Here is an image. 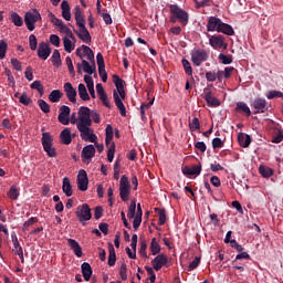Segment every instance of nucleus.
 I'll return each mask as SVG.
<instances>
[{
    "mask_svg": "<svg viewBox=\"0 0 283 283\" xmlns=\"http://www.w3.org/2000/svg\"><path fill=\"white\" fill-rule=\"evenodd\" d=\"M11 239L13 242V253L20 258L22 264H25V259L23 258V248L21 247V243H19V238H17V234H12Z\"/></svg>",
    "mask_w": 283,
    "mask_h": 283,
    "instance_id": "nucleus-17",
    "label": "nucleus"
},
{
    "mask_svg": "<svg viewBox=\"0 0 283 283\" xmlns=\"http://www.w3.org/2000/svg\"><path fill=\"white\" fill-rule=\"evenodd\" d=\"M167 262H169V259L167 258L166 254H158L153 261V269L155 271H160L163 266H167Z\"/></svg>",
    "mask_w": 283,
    "mask_h": 283,
    "instance_id": "nucleus-18",
    "label": "nucleus"
},
{
    "mask_svg": "<svg viewBox=\"0 0 283 283\" xmlns=\"http://www.w3.org/2000/svg\"><path fill=\"white\" fill-rule=\"evenodd\" d=\"M181 63L184 65L186 74H188V76H193V69L191 67V63L187 59H182Z\"/></svg>",
    "mask_w": 283,
    "mask_h": 283,
    "instance_id": "nucleus-44",
    "label": "nucleus"
},
{
    "mask_svg": "<svg viewBox=\"0 0 283 283\" xmlns=\"http://www.w3.org/2000/svg\"><path fill=\"white\" fill-rule=\"evenodd\" d=\"M75 21L76 25L78 28L85 25V15L83 14V11L81 10V7L76 6L75 7Z\"/></svg>",
    "mask_w": 283,
    "mask_h": 283,
    "instance_id": "nucleus-31",
    "label": "nucleus"
},
{
    "mask_svg": "<svg viewBox=\"0 0 283 283\" xmlns=\"http://www.w3.org/2000/svg\"><path fill=\"white\" fill-rule=\"evenodd\" d=\"M61 98H63V92H61L60 90H53L49 95V101L51 103H59Z\"/></svg>",
    "mask_w": 283,
    "mask_h": 283,
    "instance_id": "nucleus-37",
    "label": "nucleus"
},
{
    "mask_svg": "<svg viewBox=\"0 0 283 283\" xmlns=\"http://www.w3.org/2000/svg\"><path fill=\"white\" fill-rule=\"evenodd\" d=\"M202 171V164L189 167L186 166L182 168L184 176H200Z\"/></svg>",
    "mask_w": 283,
    "mask_h": 283,
    "instance_id": "nucleus-21",
    "label": "nucleus"
},
{
    "mask_svg": "<svg viewBox=\"0 0 283 283\" xmlns=\"http://www.w3.org/2000/svg\"><path fill=\"white\" fill-rule=\"evenodd\" d=\"M224 147V142L220 137H216L212 139V148L222 149Z\"/></svg>",
    "mask_w": 283,
    "mask_h": 283,
    "instance_id": "nucleus-57",
    "label": "nucleus"
},
{
    "mask_svg": "<svg viewBox=\"0 0 283 283\" xmlns=\"http://www.w3.org/2000/svg\"><path fill=\"white\" fill-rule=\"evenodd\" d=\"M139 255H142V258H148L147 256V242L144 239H140Z\"/></svg>",
    "mask_w": 283,
    "mask_h": 283,
    "instance_id": "nucleus-56",
    "label": "nucleus"
},
{
    "mask_svg": "<svg viewBox=\"0 0 283 283\" xmlns=\"http://www.w3.org/2000/svg\"><path fill=\"white\" fill-rule=\"evenodd\" d=\"M161 248H160V243H158V240L156 238L151 239L150 242V252L153 255H158V253H160Z\"/></svg>",
    "mask_w": 283,
    "mask_h": 283,
    "instance_id": "nucleus-40",
    "label": "nucleus"
},
{
    "mask_svg": "<svg viewBox=\"0 0 283 283\" xmlns=\"http://www.w3.org/2000/svg\"><path fill=\"white\" fill-rule=\"evenodd\" d=\"M62 17L65 21L72 20V13L70 12V2L63 0L61 3Z\"/></svg>",
    "mask_w": 283,
    "mask_h": 283,
    "instance_id": "nucleus-29",
    "label": "nucleus"
},
{
    "mask_svg": "<svg viewBox=\"0 0 283 283\" xmlns=\"http://www.w3.org/2000/svg\"><path fill=\"white\" fill-rule=\"evenodd\" d=\"M64 92L71 103H76V88L72 86V83L67 82L64 84Z\"/></svg>",
    "mask_w": 283,
    "mask_h": 283,
    "instance_id": "nucleus-22",
    "label": "nucleus"
},
{
    "mask_svg": "<svg viewBox=\"0 0 283 283\" xmlns=\"http://www.w3.org/2000/svg\"><path fill=\"white\" fill-rule=\"evenodd\" d=\"M41 13L39 12V10L33 9L32 11H28L24 14V23L27 25V29L29 30V32H34L35 28H36V23L38 21H41Z\"/></svg>",
    "mask_w": 283,
    "mask_h": 283,
    "instance_id": "nucleus-4",
    "label": "nucleus"
},
{
    "mask_svg": "<svg viewBox=\"0 0 283 283\" xmlns=\"http://www.w3.org/2000/svg\"><path fill=\"white\" fill-rule=\"evenodd\" d=\"M49 19L51 21V23H53V25H55V28H61V25H63V20L56 18V15H54V13L50 12L49 13Z\"/></svg>",
    "mask_w": 283,
    "mask_h": 283,
    "instance_id": "nucleus-48",
    "label": "nucleus"
},
{
    "mask_svg": "<svg viewBox=\"0 0 283 283\" xmlns=\"http://www.w3.org/2000/svg\"><path fill=\"white\" fill-rule=\"evenodd\" d=\"M219 61H221L223 65H231V63H233V57L231 55H224L223 53H220Z\"/></svg>",
    "mask_w": 283,
    "mask_h": 283,
    "instance_id": "nucleus-50",
    "label": "nucleus"
},
{
    "mask_svg": "<svg viewBox=\"0 0 283 283\" xmlns=\"http://www.w3.org/2000/svg\"><path fill=\"white\" fill-rule=\"evenodd\" d=\"M67 245L72 249L73 253H75L76 258H83V248L77 243L74 239H67Z\"/></svg>",
    "mask_w": 283,
    "mask_h": 283,
    "instance_id": "nucleus-24",
    "label": "nucleus"
},
{
    "mask_svg": "<svg viewBox=\"0 0 283 283\" xmlns=\"http://www.w3.org/2000/svg\"><path fill=\"white\" fill-rule=\"evenodd\" d=\"M222 20L217 17H210L207 23V31L208 32H218L220 30V25Z\"/></svg>",
    "mask_w": 283,
    "mask_h": 283,
    "instance_id": "nucleus-20",
    "label": "nucleus"
},
{
    "mask_svg": "<svg viewBox=\"0 0 283 283\" xmlns=\"http://www.w3.org/2000/svg\"><path fill=\"white\" fill-rule=\"evenodd\" d=\"M108 266H114L116 264V250L114 249V244L108 243Z\"/></svg>",
    "mask_w": 283,
    "mask_h": 283,
    "instance_id": "nucleus-33",
    "label": "nucleus"
},
{
    "mask_svg": "<svg viewBox=\"0 0 283 283\" xmlns=\"http://www.w3.org/2000/svg\"><path fill=\"white\" fill-rule=\"evenodd\" d=\"M90 185V179L87 178V171L84 169L78 171L77 175V188L80 191H87V186Z\"/></svg>",
    "mask_w": 283,
    "mask_h": 283,
    "instance_id": "nucleus-12",
    "label": "nucleus"
},
{
    "mask_svg": "<svg viewBox=\"0 0 283 283\" xmlns=\"http://www.w3.org/2000/svg\"><path fill=\"white\" fill-rule=\"evenodd\" d=\"M142 222H143V216L142 214H136L134 217V221H133V229L135 231H138V229L140 228Z\"/></svg>",
    "mask_w": 283,
    "mask_h": 283,
    "instance_id": "nucleus-53",
    "label": "nucleus"
},
{
    "mask_svg": "<svg viewBox=\"0 0 283 283\" xmlns=\"http://www.w3.org/2000/svg\"><path fill=\"white\" fill-rule=\"evenodd\" d=\"M235 112H239L240 114H245V116H251V108H249V105L244 102H238Z\"/></svg>",
    "mask_w": 283,
    "mask_h": 283,
    "instance_id": "nucleus-34",
    "label": "nucleus"
},
{
    "mask_svg": "<svg viewBox=\"0 0 283 283\" xmlns=\"http://www.w3.org/2000/svg\"><path fill=\"white\" fill-rule=\"evenodd\" d=\"M63 43H64L65 52H67L69 54H72V51L74 50V44H72V40H70V38L67 36H64Z\"/></svg>",
    "mask_w": 283,
    "mask_h": 283,
    "instance_id": "nucleus-46",
    "label": "nucleus"
},
{
    "mask_svg": "<svg viewBox=\"0 0 283 283\" xmlns=\"http://www.w3.org/2000/svg\"><path fill=\"white\" fill-rule=\"evenodd\" d=\"M10 20L17 28H21L23 25V18L14 11L10 13Z\"/></svg>",
    "mask_w": 283,
    "mask_h": 283,
    "instance_id": "nucleus-36",
    "label": "nucleus"
},
{
    "mask_svg": "<svg viewBox=\"0 0 283 283\" xmlns=\"http://www.w3.org/2000/svg\"><path fill=\"white\" fill-rule=\"evenodd\" d=\"M114 85L117 91H113V98L117 109H119L120 116H127V108H125V81L118 75H113Z\"/></svg>",
    "mask_w": 283,
    "mask_h": 283,
    "instance_id": "nucleus-1",
    "label": "nucleus"
},
{
    "mask_svg": "<svg viewBox=\"0 0 283 283\" xmlns=\"http://www.w3.org/2000/svg\"><path fill=\"white\" fill-rule=\"evenodd\" d=\"M283 140V130L279 129L276 135L272 138V143H274L275 145L282 143Z\"/></svg>",
    "mask_w": 283,
    "mask_h": 283,
    "instance_id": "nucleus-60",
    "label": "nucleus"
},
{
    "mask_svg": "<svg viewBox=\"0 0 283 283\" xmlns=\"http://www.w3.org/2000/svg\"><path fill=\"white\" fill-rule=\"evenodd\" d=\"M42 146L49 158H56V148L52 147V135L50 133L42 134Z\"/></svg>",
    "mask_w": 283,
    "mask_h": 283,
    "instance_id": "nucleus-7",
    "label": "nucleus"
},
{
    "mask_svg": "<svg viewBox=\"0 0 283 283\" xmlns=\"http://www.w3.org/2000/svg\"><path fill=\"white\" fill-rule=\"evenodd\" d=\"M91 120L98 125V123H101V114H98L96 111H91Z\"/></svg>",
    "mask_w": 283,
    "mask_h": 283,
    "instance_id": "nucleus-63",
    "label": "nucleus"
},
{
    "mask_svg": "<svg viewBox=\"0 0 283 283\" xmlns=\"http://www.w3.org/2000/svg\"><path fill=\"white\" fill-rule=\"evenodd\" d=\"M98 74L103 83H107V71H105V66L98 67Z\"/></svg>",
    "mask_w": 283,
    "mask_h": 283,
    "instance_id": "nucleus-64",
    "label": "nucleus"
},
{
    "mask_svg": "<svg viewBox=\"0 0 283 283\" xmlns=\"http://www.w3.org/2000/svg\"><path fill=\"white\" fill-rule=\"evenodd\" d=\"M266 105H269V103H266V99L258 97L252 102L251 107L255 109L254 114H264V112H266Z\"/></svg>",
    "mask_w": 283,
    "mask_h": 283,
    "instance_id": "nucleus-15",
    "label": "nucleus"
},
{
    "mask_svg": "<svg viewBox=\"0 0 283 283\" xmlns=\"http://www.w3.org/2000/svg\"><path fill=\"white\" fill-rule=\"evenodd\" d=\"M31 90H36V92H39V94H41V96H43V84H41V81H34L31 85H30Z\"/></svg>",
    "mask_w": 283,
    "mask_h": 283,
    "instance_id": "nucleus-51",
    "label": "nucleus"
},
{
    "mask_svg": "<svg viewBox=\"0 0 283 283\" xmlns=\"http://www.w3.org/2000/svg\"><path fill=\"white\" fill-rule=\"evenodd\" d=\"M96 156V148L94 145H87L82 149V158L85 160H92Z\"/></svg>",
    "mask_w": 283,
    "mask_h": 283,
    "instance_id": "nucleus-25",
    "label": "nucleus"
},
{
    "mask_svg": "<svg viewBox=\"0 0 283 283\" xmlns=\"http://www.w3.org/2000/svg\"><path fill=\"white\" fill-rule=\"evenodd\" d=\"M170 23H176L179 21L181 25H187L189 23V13L180 8L178 4H170Z\"/></svg>",
    "mask_w": 283,
    "mask_h": 283,
    "instance_id": "nucleus-2",
    "label": "nucleus"
},
{
    "mask_svg": "<svg viewBox=\"0 0 283 283\" xmlns=\"http://www.w3.org/2000/svg\"><path fill=\"white\" fill-rule=\"evenodd\" d=\"M29 45H30V50H32V51L36 50V45H38L36 35L31 34L29 36Z\"/></svg>",
    "mask_w": 283,
    "mask_h": 283,
    "instance_id": "nucleus-61",
    "label": "nucleus"
},
{
    "mask_svg": "<svg viewBox=\"0 0 283 283\" xmlns=\"http://www.w3.org/2000/svg\"><path fill=\"white\" fill-rule=\"evenodd\" d=\"M60 138L63 145H70L72 143V129L64 128L60 134Z\"/></svg>",
    "mask_w": 283,
    "mask_h": 283,
    "instance_id": "nucleus-27",
    "label": "nucleus"
},
{
    "mask_svg": "<svg viewBox=\"0 0 283 283\" xmlns=\"http://www.w3.org/2000/svg\"><path fill=\"white\" fill-rule=\"evenodd\" d=\"M52 54V49L48 42H41L38 46V56L42 59V61H48L50 55Z\"/></svg>",
    "mask_w": 283,
    "mask_h": 283,
    "instance_id": "nucleus-13",
    "label": "nucleus"
},
{
    "mask_svg": "<svg viewBox=\"0 0 283 283\" xmlns=\"http://www.w3.org/2000/svg\"><path fill=\"white\" fill-rule=\"evenodd\" d=\"M119 275L123 282H126L127 280V264L122 263L120 269H119Z\"/></svg>",
    "mask_w": 283,
    "mask_h": 283,
    "instance_id": "nucleus-58",
    "label": "nucleus"
},
{
    "mask_svg": "<svg viewBox=\"0 0 283 283\" xmlns=\"http://www.w3.org/2000/svg\"><path fill=\"white\" fill-rule=\"evenodd\" d=\"M190 132H198L200 129V119L198 117L192 118V122L189 123Z\"/></svg>",
    "mask_w": 283,
    "mask_h": 283,
    "instance_id": "nucleus-55",
    "label": "nucleus"
},
{
    "mask_svg": "<svg viewBox=\"0 0 283 283\" xmlns=\"http://www.w3.org/2000/svg\"><path fill=\"white\" fill-rule=\"evenodd\" d=\"M191 61L196 67H200L202 63L209 61V52L205 49H193L190 52Z\"/></svg>",
    "mask_w": 283,
    "mask_h": 283,
    "instance_id": "nucleus-5",
    "label": "nucleus"
},
{
    "mask_svg": "<svg viewBox=\"0 0 283 283\" xmlns=\"http://www.w3.org/2000/svg\"><path fill=\"white\" fill-rule=\"evenodd\" d=\"M50 43L52 45H54L55 48H59V45H61V38H59V35H56V34H51L50 35Z\"/></svg>",
    "mask_w": 283,
    "mask_h": 283,
    "instance_id": "nucleus-59",
    "label": "nucleus"
},
{
    "mask_svg": "<svg viewBox=\"0 0 283 283\" xmlns=\"http://www.w3.org/2000/svg\"><path fill=\"white\" fill-rule=\"evenodd\" d=\"M155 212L158 213V216H159V220H158L159 227H163V224H165L167 222V214H166L165 209L155 208Z\"/></svg>",
    "mask_w": 283,
    "mask_h": 283,
    "instance_id": "nucleus-39",
    "label": "nucleus"
},
{
    "mask_svg": "<svg viewBox=\"0 0 283 283\" xmlns=\"http://www.w3.org/2000/svg\"><path fill=\"white\" fill-rule=\"evenodd\" d=\"M62 191L67 198H72V196L74 195V190H72V184L70 182V178L67 177L63 179Z\"/></svg>",
    "mask_w": 283,
    "mask_h": 283,
    "instance_id": "nucleus-28",
    "label": "nucleus"
},
{
    "mask_svg": "<svg viewBox=\"0 0 283 283\" xmlns=\"http://www.w3.org/2000/svg\"><path fill=\"white\" fill-rule=\"evenodd\" d=\"M83 72L92 76L96 72V62L90 64L87 60H82V63H77V73L83 74Z\"/></svg>",
    "mask_w": 283,
    "mask_h": 283,
    "instance_id": "nucleus-11",
    "label": "nucleus"
},
{
    "mask_svg": "<svg viewBox=\"0 0 283 283\" xmlns=\"http://www.w3.org/2000/svg\"><path fill=\"white\" fill-rule=\"evenodd\" d=\"M114 154H116V144L112 143L109 145L108 151H107V160L108 163H114Z\"/></svg>",
    "mask_w": 283,
    "mask_h": 283,
    "instance_id": "nucleus-47",
    "label": "nucleus"
},
{
    "mask_svg": "<svg viewBox=\"0 0 283 283\" xmlns=\"http://www.w3.org/2000/svg\"><path fill=\"white\" fill-rule=\"evenodd\" d=\"M209 45L213 48V50H227L229 48V44L227 43V39L224 35L218 34V35H209Z\"/></svg>",
    "mask_w": 283,
    "mask_h": 283,
    "instance_id": "nucleus-9",
    "label": "nucleus"
},
{
    "mask_svg": "<svg viewBox=\"0 0 283 283\" xmlns=\"http://www.w3.org/2000/svg\"><path fill=\"white\" fill-rule=\"evenodd\" d=\"M127 218L129 220L136 218V199L132 200L130 205L128 206Z\"/></svg>",
    "mask_w": 283,
    "mask_h": 283,
    "instance_id": "nucleus-43",
    "label": "nucleus"
},
{
    "mask_svg": "<svg viewBox=\"0 0 283 283\" xmlns=\"http://www.w3.org/2000/svg\"><path fill=\"white\" fill-rule=\"evenodd\" d=\"M259 174H261L263 178H271V176H273V169L269 168L268 166H260Z\"/></svg>",
    "mask_w": 283,
    "mask_h": 283,
    "instance_id": "nucleus-42",
    "label": "nucleus"
},
{
    "mask_svg": "<svg viewBox=\"0 0 283 283\" xmlns=\"http://www.w3.org/2000/svg\"><path fill=\"white\" fill-rule=\"evenodd\" d=\"M132 193V185L129 184V178L123 175L119 180V198L123 202L129 200V195Z\"/></svg>",
    "mask_w": 283,
    "mask_h": 283,
    "instance_id": "nucleus-6",
    "label": "nucleus"
},
{
    "mask_svg": "<svg viewBox=\"0 0 283 283\" xmlns=\"http://www.w3.org/2000/svg\"><path fill=\"white\" fill-rule=\"evenodd\" d=\"M72 112V109L70 108V106H61L60 107V114L57 116V120L59 123H61V125H70V113Z\"/></svg>",
    "mask_w": 283,
    "mask_h": 283,
    "instance_id": "nucleus-14",
    "label": "nucleus"
},
{
    "mask_svg": "<svg viewBox=\"0 0 283 283\" xmlns=\"http://www.w3.org/2000/svg\"><path fill=\"white\" fill-rule=\"evenodd\" d=\"M75 216L82 224L92 220V209L90 208V205L83 203L82 206H78Z\"/></svg>",
    "mask_w": 283,
    "mask_h": 283,
    "instance_id": "nucleus-8",
    "label": "nucleus"
},
{
    "mask_svg": "<svg viewBox=\"0 0 283 283\" xmlns=\"http://www.w3.org/2000/svg\"><path fill=\"white\" fill-rule=\"evenodd\" d=\"M19 103L28 106L32 103V98H30V96H28V93H22L21 96L19 97Z\"/></svg>",
    "mask_w": 283,
    "mask_h": 283,
    "instance_id": "nucleus-54",
    "label": "nucleus"
},
{
    "mask_svg": "<svg viewBox=\"0 0 283 283\" xmlns=\"http://www.w3.org/2000/svg\"><path fill=\"white\" fill-rule=\"evenodd\" d=\"M77 92L82 101H90V94L87 93V88L85 87V84L83 83L78 84Z\"/></svg>",
    "mask_w": 283,
    "mask_h": 283,
    "instance_id": "nucleus-38",
    "label": "nucleus"
},
{
    "mask_svg": "<svg viewBox=\"0 0 283 283\" xmlns=\"http://www.w3.org/2000/svg\"><path fill=\"white\" fill-rule=\"evenodd\" d=\"M80 30H74L75 34H77L78 39L83 41V43H92V35H90V31L87 30V27L82 25L78 27Z\"/></svg>",
    "mask_w": 283,
    "mask_h": 283,
    "instance_id": "nucleus-19",
    "label": "nucleus"
},
{
    "mask_svg": "<svg viewBox=\"0 0 283 283\" xmlns=\"http://www.w3.org/2000/svg\"><path fill=\"white\" fill-rule=\"evenodd\" d=\"M76 56H78L82 61L83 60V55L86 56L87 61H90L91 63H96V60L94 59V51H92V49L85 44H83L82 46L77 48L75 51Z\"/></svg>",
    "mask_w": 283,
    "mask_h": 283,
    "instance_id": "nucleus-10",
    "label": "nucleus"
},
{
    "mask_svg": "<svg viewBox=\"0 0 283 283\" xmlns=\"http://www.w3.org/2000/svg\"><path fill=\"white\" fill-rule=\"evenodd\" d=\"M81 269L85 282H90V280H92V274L94 273L92 271V265H90L87 262H84L82 263Z\"/></svg>",
    "mask_w": 283,
    "mask_h": 283,
    "instance_id": "nucleus-26",
    "label": "nucleus"
},
{
    "mask_svg": "<svg viewBox=\"0 0 283 283\" xmlns=\"http://www.w3.org/2000/svg\"><path fill=\"white\" fill-rule=\"evenodd\" d=\"M6 52H8V42L6 40L0 41V60L6 59Z\"/></svg>",
    "mask_w": 283,
    "mask_h": 283,
    "instance_id": "nucleus-52",
    "label": "nucleus"
},
{
    "mask_svg": "<svg viewBox=\"0 0 283 283\" xmlns=\"http://www.w3.org/2000/svg\"><path fill=\"white\" fill-rule=\"evenodd\" d=\"M200 264V258L196 256L188 265L189 271H193L195 269H198Z\"/></svg>",
    "mask_w": 283,
    "mask_h": 283,
    "instance_id": "nucleus-62",
    "label": "nucleus"
},
{
    "mask_svg": "<svg viewBox=\"0 0 283 283\" xmlns=\"http://www.w3.org/2000/svg\"><path fill=\"white\" fill-rule=\"evenodd\" d=\"M221 34H226L227 36H233V34H235V31L233 30V27H231V24L221 22L220 27H219V31Z\"/></svg>",
    "mask_w": 283,
    "mask_h": 283,
    "instance_id": "nucleus-30",
    "label": "nucleus"
},
{
    "mask_svg": "<svg viewBox=\"0 0 283 283\" xmlns=\"http://www.w3.org/2000/svg\"><path fill=\"white\" fill-rule=\"evenodd\" d=\"M51 61L54 65V67H59L60 65H62V61H61V52H59V50H54L53 54L51 56Z\"/></svg>",
    "mask_w": 283,
    "mask_h": 283,
    "instance_id": "nucleus-41",
    "label": "nucleus"
},
{
    "mask_svg": "<svg viewBox=\"0 0 283 283\" xmlns=\"http://www.w3.org/2000/svg\"><path fill=\"white\" fill-rule=\"evenodd\" d=\"M203 98L207 102L208 107H220V99L213 96L211 91L206 92Z\"/></svg>",
    "mask_w": 283,
    "mask_h": 283,
    "instance_id": "nucleus-23",
    "label": "nucleus"
},
{
    "mask_svg": "<svg viewBox=\"0 0 283 283\" xmlns=\"http://www.w3.org/2000/svg\"><path fill=\"white\" fill-rule=\"evenodd\" d=\"M78 132L82 140H85L86 143H96V140H98V136L94 134V129H92L90 126L87 127V129Z\"/></svg>",
    "mask_w": 283,
    "mask_h": 283,
    "instance_id": "nucleus-16",
    "label": "nucleus"
},
{
    "mask_svg": "<svg viewBox=\"0 0 283 283\" xmlns=\"http://www.w3.org/2000/svg\"><path fill=\"white\" fill-rule=\"evenodd\" d=\"M105 143L106 146L112 145V140H114V128L112 127L111 124H107L106 129H105Z\"/></svg>",
    "mask_w": 283,
    "mask_h": 283,
    "instance_id": "nucleus-35",
    "label": "nucleus"
},
{
    "mask_svg": "<svg viewBox=\"0 0 283 283\" xmlns=\"http://www.w3.org/2000/svg\"><path fill=\"white\" fill-rule=\"evenodd\" d=\"M77 130L84 132L87 127H92L91 109L87 106H81L77 112Z\"/></svg>",
    "mask_w": 283,
    "mask_h": 283,
    "instance_id": "nucleus-3",
    "label": "nucleus"
},
{
    "mask_svg": "<svg viewBox=\"0 0 283 283\" xmlns=\"http://www.w3.org/2000/svg\"><path fill=\"white\" fill-rule=\"evenodd\" d=\"M8 198H10V200L19 199V188H17V186H11L10 190L8 191Z\"/></svg>",
    "mask_w": 283,
    "mask_h": 283,
    "instance_id": "nucleus-45",
    "label": "nucleus"
},
{
    "mask_svg": "<svg viewBox=\"0 0 283 283\" xmlns=\"http://www.w3.org/2000/svg\"><path fill=\"white\" fill-rule=\"evenodd\" d=\"M38 105L43 114H50V104H48V102L44 99H39Z\"/></svg>",
    "mask_w": 283,
    "mask_h": 283,
    "instance_id": "nucleus-49",
    "label": "nucleus"
},
{
    "mask_svg": "<svg viewBox=\"0 0 283 283\" xmlns=\"http://www.w3.org/2000/svg\"><path fill=\"white\" fill-rule=\"evenodd\" d=\"M238 143L240 147L247 148L251 145V135H247L244 133H240L238 135Z\"/></svg>",
    "mask_w": 283,
    "mask_h": 283,
    "instance_id": "nucleus-32",
    "label": "nucleus"
}]
</instances>
